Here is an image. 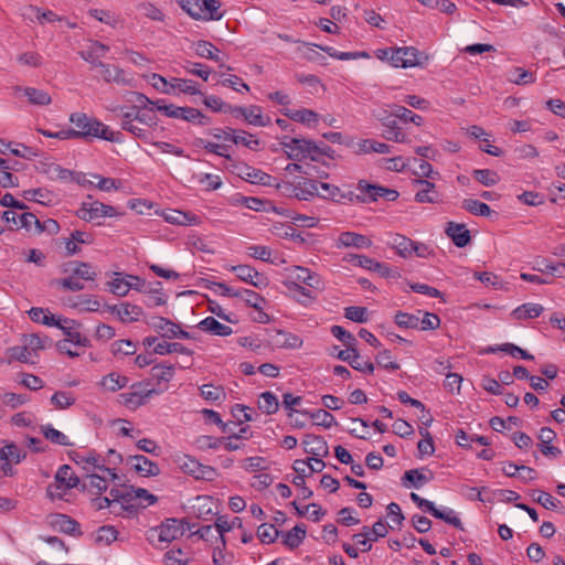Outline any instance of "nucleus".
<instances>
[{
  "instance_id": "nucleus-50",
  "label": "nucleus",
  "mask_w": 565,
  "mask_h": 565,
  "mask_svg": "<svg viewBox=\"0 0 565 565\" xmlns=\"http://www.w3.org/2000/svg\"><path fill=\"white\" fill-rule=\"evenodd\" d=\"M473 178L484 186L495 185L500 181L499 174L489 169H477L472 172Z\"/></svg>"
},
{
  "instance_id": "nucleus-25",
  "label": "nucleus",
  "mask_w": 565,
  "mask_h": 565,
  "mask_svg": "<svg viewBox=\"0 0 565 565\" xmlns=\"http://www.w3.org/2000/svg\"><path fill=\"white\" fill-rule=\"evenodd\" d=\"M177 119H182L188 122H196L201 126H205L211 122V119L207 116L193 107H179Z\"/></svg>"
},
{
  "instance_id": "nucleus-37",
  "label": "nucleus",
  "mask_w": 565,
  "mask_h": 565,
  "mask_svg": "<svg viewBox=\"0 0 565 565\" xmlns=\"http://www.w3.org/2000/svg\"><path fill=\"white\" fill-rule=\"evenodd\" d=\"M315 45L316 44L301 43L300 45H297L296 51L301 57L310 62H316L321 65H324L326 57L315 50Z\"/></svg>"
},
{
  "instance_id": "nucleus-36",
  "label": "nucleus",
  "mask_w": 565,
  "mask_h": 565,
  "mask_svg": "<svg viewBox=\"0 0 565 565\" xmlns=\"http://www.w3.org/2000/svg\"><path fill=\"white\" fill-rule=\"evenodd\" d=\"M153 352L160 355H166L170 353H180L191 355L192 351L185 348L183 344L179 342H160L153 349Z\"/></svg>"
},
{
  "instance_id": "nucleus-16",
  "label": "nucleus",
  "mask_w": 565,
  "mask_h": 565,
  "mask_svg": "<svg viewBox=\"0 0 565 565\" xmlns=\"http://www.w3.org/2000/svg\"><path fill=\"white\" fill-rule=\"evenodd\" d=\"M237 170V174L244 179L245 181H248L253 184H264L269 185L271 177L262 170L252 168L246 164H239L235 166Z\"/></svg>"
},
{
  "instance_id": "nucleus-9",
  "label": "nucleus",
  "mask_w": 565,
  "mask_h": 565,
  "mask_svg": "<svg viewBox=\"0 0 565 565\" xmlns=\"http://www.w3.org/2000/svg\"><path fill=\"white\" fill-rule=\"evenodd\" d=\"M70 457L76 465L82 466L83 470L87 473L93 472V470L102 471L105 469L106 458H103V456L97 454L95 450L89 451L87 455L74 451Z\"/></svg>"
},
{
  "instance_id": "nucleus-7",
  "label": "nucleus",
  "mask_w": 565,
  "mask_h": 565,
  "mask_svg": "<svg viewBox=\"0 0 565 565\" xmlns=\"http://www.w3.org/2000/svg\"><path fill=\"white\" fill-rule=\"evenodd\" d=\"M190 529L189 523L182 519H167L158 529V537L161 542H172L179 537H181L185 530Z\"/></svg>"
},
{
  "instance_id": "nucleus-56",
  "label": "nucleus",
  "mask_w": 565,
  "mask_h": 565,
  "mask_svg": "<svg viewBox=\"0 0 565 565\" xmlns=\"http://www.w3.org/2000/svg\"><path fill=\"white\" fill-rule=\"evenodd\" d=\"M51 403L55 408L65 409L75 403V397L71 392L60 391L53 394Z\"/></svg>"
},
{
  "instance_id": "nucleus-40",
  "label": "nucleus",
  "mask_w": 565,
  "mask_h": 565,
  "mask_svg": "<svg viewBox=\"0 0 565 565\" xmlns=\"http://www.w3.org/2000/svg\"><path fill=\"white\" fill-rule=\"evenodd\" d=\"M308 417L313 420L315 425L322 426L323 428H331L337 425L334 416L326 409H317L309 412Z\"/></svg>"
},
{
  "instance_id": "nucleus-51",
  "label": "nucleus",
  "mask_w": 565,
  "mask_h": 565,
  "mask_svg": "<svg viewBox=\"0 0 565 565\" xmlns=\"http://www.w3.org/2000/svg\"><path fill=\"white\" fill-rule=\"evenodd\" d=\"M118 531L111 525H103L96 532L95 543L109 545L117 540Z\"/></svg>"
},
{
  "instance_id": "nucleus-44",
  "label": "nucleus",
  "mask_w": 565,
  "mask_h": 565,
  "mask_svg": "<svg viewBox=\"0 0 565 565\" xmlns=\"http://www.w3.org/2000/svg\"><path fill=\"white\" fill-rule=\"evenodd\" d=\"M434 475L431 471L424 473L419 469H411L404 473V479L409 481L415 488H420L423 484L431 481Z\"/></svg>"
},
{
  "instance_id": "nucleus-58",
  "label": "nucleus",
  "mask_w": 565,
  "mask_h": 565,
  "mask_svg": "<svg viewBox=\"0 0 565 565\" xmlns=\"http://www.w3.org/2000/svg\"><path fill=\"white\" fill-rule=\"evenodd\" d=\"M164 218L167 222L177 225H189L195 221V216L189 215L178 210H171L164 214Z\"/></svg>"
},
{
  "instance_id": "nucleus-45",
  "label": "nucleus",
  "mask_w": 565,
  "mask_h": 565,
  "mask_svg": "<svg viewBox=\"0 0 565 565\" xmlns=\"http://www.w3.org/2000/svg\"><path fill=\"white\" fill-rule=\"evenodd\" d=\"M179 6L194 20L202 21V0H177Z\"/></svg>"
},
{
  "instance_id": "nucleus-2",
  "label": "nucleus",
  "mask_w": 565,
  "mask_h": 565,
  "mask_svg": "<svg viewBox=\"0 0 565 565\" xmlns=\"http://www.w3.org/2000/svg\"><path fill=\"white\" fill-rule=\"evenodd\" d=\"M285 286L294 299L307 306L317 298L313 290L320 289V280L308 268L294 265L285 268Z\"/></svg>"
},
{
  "instance_id": "nucleus-13",
  "label": "nucleus",
  "mask_w": 565,
  "mask_h": 565,
  "mask_svg": "<svg viewBox=\"0 0 565 565\" xmlns=\"http://www.w3.org/2000/svg\"><path fill=\"white\" fill-rule=\"evenodd\" d=\"M61 270L63 274L70 273L83 280H95L97 277L95 267L92 264L85 262L74 260L65 263Z\"/></svg>"
},
{
  "instance_id": "nucleus-21",
  "label": "nucleus",
  "mask_w": 565,
  "mask_h": 565,
  "mask_svg": "<svg viewBox=\"0 0 565 565\" xmlns=\"http://www.w3.org/2000/svg\"><path fill=\"white\" fill-rule=\"evenodd\" d=\"M96 67L100 68V74L105 82H114L121 85L128 84V81L125 77V72L122 68L118 66H111L104 62H98L96 64Z\"/></svg>"
},
{
  "instance_id": "nucleus-10",
  "label": "nucleus",
  "mask_w": 565,
  "mask_h": 565,
  "mask_svg": "<svg viewBox=\"0 0 565 565\" xmlns=\"http://www.w3.org/2000/svg\"><path fill=\"white\" fill-rule=\"evenodd\" d=\"M337 356L338 359L348 362L354 370L369 374L374 371V364L369 360L362 359L355 347L340 350Z\"/></svg>"
},
{
  "instance_id": "nucleus-34",
  "label": "nucleus",
  "mask_w": 565,
  "mask_h": 565,
  "mask_svg": "<svg viewBox=\"0 0 565 565\" xmlns=\"http://www.w3.org/2000/svg\"><path fill=\"white\" fill-rule=\"evenodd\" d=\"M258 408L267 414H275L279 409V402L277 396L271 392H264L258 398Z\"/></svg>"
},
{
  "instance_id": "nucleus-61",
  "label": "nucleus",
  "mask_w": 565,
  "mask_h": 565,
  "mask_svg": "<svg viewBox=\"0 0 565 565\" xmlns=\"http://www.w3.org/2000/svg\"><path fill=\"white\" fill-rule=\"evenodd\" d=\"M279 534V531L278 529L273 525V524H268V523H264L262 525L258 526V530H257V536L258 539L263 542V543H273L276 537L278 536Z\"/></svg>"
},
{
  "instance_id": "nucleus-3",
  "label": "nucleus",
  "mask_w": 565,
  "mask_h": 565,
  "mask_svg": "<svg viewBox=\"0 0 565 565\" xmlns=\"http://www.w3.org/2000/svg\"><path fill=\"white\" fill-rule=\"evenodd\" d=\"M70 121L77 128L74 129V139L100 138L107 141H118L108 126L84 113L72 114Z\"/></svg>"
},
{
  "instance_id": "nucleus-30",
  "label": "nucleus",
  "mask_w": 565,
  "mask_h": 565,
  "mask_svg": "<svg viewBox=\"0 0 565 565\" xmlns=\"http://www.w3.org/2000/svg\"><path fill=\"white\" fill-rule=\"evenodd\" d=\"M132 115H129L127 113H122L121 115V128L126 131H129L135 137L140 138L145 141L149 139L148 132L145 128L140 127L136 124V119L131 117Z\"/></svg>"
},
{
  "instance_id": "nucleus-31",
  "label": "nucleus",
  "mask_w": 565,
  "mask_h": 565,
  "mask_svg": "<svg viewBox=\"0 0 565 565\" xmlns=\"http://www.w3.org/2000/svg\"><path fill=\"white\" fill-rule=\"evenodd\" d=\"M23 198L28 201H34L44 205H50L54 200L53 193L43 188L25 190Z\"/></svg>"
},
{
  "instance_id": "nucleus-14",
  "label": "nucleus",
  "mask_w": 565,
  "mask_h": 565,
  "mask_svg": "<svg viewBox=\"0 0 565 565\" xmlns=\"http://www.w3.org/2000/svg\"><path fill=\"white\" fill-rule=\"evenodd\" d=\"M107 309L111 313H116L120 321L124 323L138 321L143 315L141 307L129 302H122L120 305L107 306Z\"/></svg>"
},
{
  "instance_id": "nucleus-29",
  "label": "nucleus",
  "mask_w": 565,
  "mask_h": 565,
  "mask_svg": "<svg viewBox=\"0 0 565 565\" xmlns=\"http://www.w3.org/2000/svg\"><path fill=\"white\" fill-rule=\"evenodd\" d=\"M413 244L414 241L401 234H395L390 243L391 247L403 258L412 256Z\"/></svg>"
},
{
  "instance_id": "nucleus-27",
  "label": "nucleus",
  "mask_w": 565,
  "mask_h": 565,
  "mask_svg": "<svg viewBox=\"0 0 565 565\" xmlns=\"http://www.w3.org/2000/svg\"><path fill=\"white\" fill-rule=\"evenodd\" d=\"M128 382H129V380L127 376L113 372V373L105 375L100 380L99 384L106 391L117 392L118 390L126 387Z\"/></svg>"
},
{
  "instance_id": "nucleus-52",
  "label": "nucleus",
  "mask_w": 565,
  "mask_h": 565,
  "mask_svg": "<svg viewBox=\"0 0 565 565\" xmlns=\"http://www.w3.org/2000/svg\"><path fill=\"white\" fill-rule=\"evenodd\" d=\"M127 100L134 103V105L131 106V108H129L128 111L143 110L147 109L149 105L156 107V102H152L146 95L137 92H130L128 94Z\"/></svg>"
},
{
  "instance_id": "nucleus-18",
  "label": "nucleus",
  "mask_w": 565,
  "mask_h": 565,
  "mask_svg": "<svg viewBox=\"0 0 565 565\" xmlns=\"http://www.w3.org/2000/svg\"><path fill=\"white\" fill-rule=\"evenodd\" d=\"M446 234L451 238L454 244L460 248L467 246L471 241L470 232L465 224L449 222L446 227Z\"/></svg>"
},
{
  "instance_id": "nucleus-54",
  "label": "nucleus",
  "mask_w": 565,
  "mask_h": 565,
  "mask_svg": "<svg viewBox=\"0 0 565 565\" xmlns=\"http://www.w3.org/2000/svg\"><path fill=\"white\" fill-rule=\"evenodd\" d=\"M201 396L209 402H216L225 398V391L222 386H215L213 384H204L200 387Z\"/></svg>"
},
{
  "instance_id": "nucleus-57",
  "label": "nucleus",
  "mask_w": 565,
  "mask_h": 565,
  "mask_svg": "<svg viewBox=\"0 0 565 565\" xmlns=\"http://www.w3.org/2000/svg\"><path fill=\"white\" fill-rule=\"evenodd\" d=\"M393 115L405 122H413L416 126H420L423 124V118L419 115L403 106H395Z\"/></svg>"
},
{
  "instance_id": "nucleus-22",
  "label": "nucleus",
  "mask_w": 565,
  "mask_h": 565,
  "mask_svg": "<svg viewBox=\"0 0 565 565\" xmlns=\"http://www.w3.org/2000/svg\"><path fill=\"white\" fill-rule=\"evenodd\" d=\"M544 311V307L540 303L526 302L516 307L511 317L514 320H526L540 317Z\"/></svg>"
},
{
  "instance_id": "nucleus-4",
  "label": "nucleus",
  "mask_w": 565,
  "mask_h": 565,
  "mask_svg": "<svg viewBox=\"0 0 565 565\" xmlns=\"http://www.w3.org/2000/svg\"><path fill=\"white\" fill-rule=\"evenodd\" d=\"M316 195H318V182L312 179L297 177L292 181H285V196L309 201Z\"/></svg>"
},
{
  "instance_id": "nucleus-46",
  "label": "nucleus",
  "mask_w": 565,
  "mask_h": 565,
  "mask_svg": "<svg viewBox=\"0 0 565 565\" xmlns=\"http://www.w3.org/2000/svg\"><path fill=\"white\" fill-rule=\"evenodd\" d=\"M531 497L534 502L541 504L542 507L548 510L556 509L558 504H561L559 500L555 499L553 495L542 490H532Z\"/></svg>"
},
{
  "instance_id": "nucleus-38",
  "label": "nucleus",
  "mask_w": 565,
  "mask_h": 565,
  "mask_svg": "<svg viewBox=\"0 0 565 565\" xmlns=\"http://www.w3.org/2000/svg\"><path fill=\"white\" fill-rule=\"evenodd\" d=\"M307 526L303 523L295 525L290 531L285 533V545L294 548L297 547L306 536Z\"/></svg>"
},
{
  "instance_id": "nucleus-11",
  "label": "nucleus",
  "mask_w": 565,
  "mask_h": 565,
  "mask_svg": "<svg viewBox=\"0 0 565 565\" xmlns=\"http://www.w3.org/2000/svg\"><path fill=\"white\" fill-rule=\"evenodd\" d=\"M231 270L236 273L239 280L247 282L256 288L267 286V278L248 265L232 266Z\"/></svg>"
},
{
  "instance_id": "nucleus-12",
  "label": "nucleus",
  "mask_w": 565,
  "mask_h": 565,
  "mask_svg": "<svg viewBox=\"0 0 565 565\" xmlns=\"http://www.w3.org/2000/svg\"><path fill=\"white\" fill-rule=\"evenodd\" d=\"M81 327V323L73 319H63V324H61V330L63 331L64 335L66 337V341L70 343L83 347V348H89L90 347V340L86 338L85 335H82L78 331V328Z\"/></svg>"
},
{
  "instance_id": "nucleus-60",
  "label": "nucleus",
  "mask_w": 565,
  "mask_h": 565,
  "mask_svg": "<svg viewBox=\"0 0 565 565\" xmlns=\"http://www.w3.org/2000/svg\"><path fill=\"white\" fill-rule=\"evenodd\" d=\"M53 285L61 287L64 290L68 291H81L84 289V284L79 281V278L71 275L66 278L55 279L52 281Z\"/></svg>"
},
{
  "instance_id": "nucleus-26",
  "label": "nucleus",
  "mask_w": 565,
  "mask_h": 565,
  "mask_svg": "<svg viewBox=\"0 0 565 565\" xmlns=\"http://www.w3.org/2000/svg\"><path fill=\"white\" fill-rule=\"evenodd\" d=\"M150 324L156 331L162 332V337L169 339H173L177 335L175 330H179V324L163 317L152 318Z\"/></svg>"
},
{
  "instance_id": "nucleus-24",
  "label": "nucleus",
  "mask_w": 565,
  "mask_h": 565,
  "mask_svg": "<svg viewBox=\"0 0 565 565\" xmlns=\"http://www.w3.org/2000/svg\"><path fill=\"white\" fill-rule=\"evenodd\" d=\"M54 480L64 486V490L74 489L79 484V478L72 472V468L68 465H63L58 468Z\"/></svg>"
},
{
  "instance_id": "nucleus-43",
  "label": "nucleus",
  "mask_w": 565,
  "mask_h": 565,
  "mask_svg": "<svg viewBox=\"0 0 565 565\" xmlns=\"http://www.w3.org/2000/svg\"><path fill=\"white\" fill-rule=\"evenodd\" d=\"M24 95L28 97L29 102L33 105L45 106L51 104L52 99L49 93L42 89H38L34 87H25Z\"/></svg>"
},
{
  "instance_id": "nucleus-23",
  "label": "nucleus",
  "mask_w": 565,
  "mask_h": 565,
  "mask_svg": "<svg viewBox=\"0 0 565 565\" xmlns=\"http://www.w3.org/2000/svg\"><path fill=\"white\" fill-rule=\"evenodd\" d=\"M198 327H199V329H201L204 332H209V333H212L214 335H220V337H227L233 333V330L231 327L218 322L213 317L204 318L202 321L199 322Z\"/></svg>"
},
{
  "instance_id": "nucleus-15",
  "label": "nucleus",
  "mask_w": 565,
  "mask_h": 565,
  "mask_svg": "<svg viewBox=\"0 0 565 565\" xmlns=\"http://www.w3.org/2000/svg\"><path fill=\"white\" fill-rule=\"evenodd\" d=\"M132 468L142 477H156L160 475L159 466L142 455L130 456L127 459Z\"/></svg>"
},
{
  "instance_id": "nucleus-8",
  "label": "nucleus",
  "mask_w": 565,
  "mask_h": 565,
  "mask_svg": "<svg viewBox=\"0 0 565 565\" xmlns=\"http://www.w3.org/2000/svg\"><path fill=\"white\" fill-rule=\"evenodd\" d=\"M285 117H288L290 120L298 122L307 128H316L320 121V114L305 107H285Z\"/></svg>"
},
{
  "instance_id": "nucleus-63",
  "label": "nucleus",
  "mask_w": 565,
  "mask_h": 565,
  "mask_svg": "<svg viewBox=\"0 0 565 565\" xmlns=\"http://www.w3.org/2000/svg\"><path fill=\"white\" fill-rule=\"evenodd\" d=\"M126 113L129 115H132L131 117H134V119H136V121L138 124L147 126V127L156 126L158 122V119L154 116V114L152 113V109H150L149 111L137 110V111H126Z\"/></svg>"
},
{
  "instance_id": "nucleus-59",
  "label": "nucleus",
  "mask_w": 565,
  "mask_h": 565,
  "mask_svg": "<svg viewBox=\"0 0 565 565\" xmlns=\"http://www.w3.org/2000/svg\"><path fill=\"white\" fill-rule=\"evenodd\" d=\"M331 333L334 338H337L339 341H341L347 347V349L351 348V347H355L358 343V340L355 339V337L352 333H350L349 331H347L344 328H342L341 326H332Z\"/></svg>"
},
{
  "instance_id": "nucleus-42",
  "label": "nucleus",
  "mask_w": 565,
  "mask_h": 565,
  "mask_svg": "<svg viewBox=\"0 0 565 565\" xmlns=\"http://www.w3.org/2000/svg\"><path fill=\"white\" fill-rule=\"evenodd\" d=\"M422 311H417V315L398 311L395 315V323L405 329H418L419 327V315Z\"/></svg>"
},
{
  "instance_id": "nucleus-20",
  "label": "nucleus",
  "mask_w": 565,
  "mask_h": 565,
  "mask_svg": "<svg viewBox=\"0 0 565 565\" xmlns=\"http://www.w3.org/2000/svg\"><path fill=\"white\" fill-rule=\"evenodd\" d=\"M194 52L198 56L215 61L220 67H224L222 58L218 53L220 50L209 41L200 40L193 44Z\"/></svg>"
},
{
  "instance_id": "nucleus-47",
  "label": "nucleus",
  "mask_w": 565,
  "mask_h": 565,
  "mask_svg": "<svg viewBox=\"0 0 565 565\" xmlns=\"http://www.w3.org/2000/svg\"><path fill=\"white\" fill-rule=\"evenodd\" d=\"M70 307L78 308L81 311L96 312L100 308V302L94 296H81L75 302H71Z\"/></svg>"
},
{
  "instance_id": "nucleus-17",
  "label": "nucleus",
  "mask_w": 565,
  "mask_h": 565,
  "mask_svg": "<svg viewBox=\"0 0 565 565\" xmlns=\"http://www.w3.org/2000/svg\"><path fill=\"white\" fill-rule=\"evenodd\" d=\"M372 241L365 235L354 232H342L337 241V247L369 248Z\"/></svg>"
},
{
  "instance_id": "nucleus-1",
  "label": "nucleus",
  "mask_w": 565,
  "mask_h": 565,
  "mask_svg": "<svg viewBox=\"0 0 565 565\" xmlns=\"http://www.w3.org/2000/svg\"><path fill=\"white\" fill-rule=\"evenodd\" d=\"M333 150L330 146L317 143L306 138H292L285 141V157L292 160L285 166V172H300L309 175L310 163L307 161H320L323 157L332 158Z\"/></svg>"
},
{
  "instance_id": "nucleus-39",
  "label": "nucleus",
  "mask_w": 565,
  "mask_h": 565,
  "mask_svg": "<svg viewBox=\"0 0 565 565\" xmlns=\"http://www.w3.org/2000/svg\"><path fill=\"white\" fill-rule=\"evenodd\" d=\"M461 204L462 209L473 215L489 216L492 213L490 206L487 203L480 202L479 200L465 199Z\"/></svg>"
},
{
  "instance_id": "nucleus-64",
  "label": "nucleus",
  "mask_w": 565,
  "mask_h": 565,
  "mask_svg": "<svg viewBox=\"0 0 565 565\" xmlns=\"http://www.w3.org/2000/svg\"><path fill=\"white\" fill-rule=\"evenodd\" d=\"M164 562L167 565H186L190 558L183 553L182 550H171L166 553Z\"/></svg>"
},
{
  "instance_id": "nucleus-41",
  "label": "nucleus",
  "mask_w": 565,
  "mask_h": 565,
  "mask_svg": "<svg viewBox=\"0 0 565 565\" xmlns=\"http://www.w3.org/2000/svg\"><path fill=\"white\" fill-rule=\"evenodd\" d=\"M359 151L361 153H388L391 152V146L384 142H379L372 139H364L359 142Z\"/></svg>"
},
{
  "instance_id": "nucleus-53",
  "label": "nucleus",
  "mask_w": 565,
  "mask_h": 565,
  "mask_svg": "<svg viewBox=\"0 0 565 565\" xmlns=\"http://www.w3.org/2000/svg\"><path fill=\"white\" fill-rule=\"evenodd\" d=\"M174 375V367L168 364H157L151 369V376L158 383L170 382Z\"/></svg>"
},
{
  "instance_id": "nucleus-62",
  "label": "nucleus",
  "mask_w": 565,
  "mask_h": 565,
  "mask_svg": "<svg viewBox=\"0 0 565 565\" xmlns=\"http://www.w3.org/2000/svg\"><path fill=\"white\" fill-rule=\"evenodd\" d=\"M170 86L173 88V90L178 89L184 94L195 95L200 93V90L196 88V83L192 79L173 78V84Z\"/></svg>"
},
{
  "instance_id": "nucleus-6",
  "label": "nucleus",
  "mask_w": 565,
  "mask_h": 565,
  "mask_svg": "<svg viewBox=\"0 0 565 565\" xmlns=\"http://www.w3.org/2000/svg\"><path fill=\"white\" fill-rule=\"evenodd\" d=\"M122 215L116 212L111 205L104 204L99 201L93 203L82 202L81 207L76 211V216L85 222H90L98 217H113Z\"/></svg>"
},
{
  "instance_id": "nucleus-33",
  "label": "nucleus",
  "mask_w": 565,
  "mask_h": 565,
  "mask_svg": "<svg viewBox=\"0 0 565 565\" xmlns=\"http://www.w3.org/2000/svg\"><path fill=\"white\" fill-rule=\"evenodd\" d=\"M55 524L60 530L70 535L81 536L79 523L66 514H58Z\"/></svg>"
},
{
  "instance_id": "nucleus-5",
  "label": "nucleus",
  "mask_w": 565,
  "mask_h": 565,
  "mask_svg": "<svg viewBox=\"0 0 565 565\" xmlns=\"http://www.w3.org/2000/svg\"><path fill=\"white\" fill-rule=\"evenodd\" d=\"M429 61V55L418 51L414 46L396 47L394 67H416L424 66Z\"/></svg>"
},
{
  "instance_id": "nucleus-49",
  "label": "nucleus",
  "mask_w": 565,
  "mask_h": 565,
  "mask_svg": "<svg viewBox=\"0 0 565 565\" xmlns=\"http://www.w3.org/2000/svg\"><path fill=\"white\" fill-rule=\"evenodd\" d=\"M195 146L202 147L206 151H209L211 153H215L221 157H224L227 160H232V157L228 153H226V151L230 147L226 143L221 145V143H216V142L206 141V140L200 138V139L195 140Z\"/></svg>"
},
{
  "instance_id": "nucleus-35",
  "label": "nucleus",
  "mask_w": 565,
  "mask_h": 565,
  "mask_svg": "<svg viewBox=\"0 0 565 565\" xmlns=\"http://www.w3.org/2000/svg\"><path fill=\"white\" fill-rule=\"evenodd\" d=\"M41 433L51 443L60 446H72L68 437L62 431L53 428L50 424L41 426Z\"/></svg>"
},
{
  "instance_id": "nucleus-28",
  "label": "nucleus",
  "mask_w": 565,
  "mask_h": 565,
  "mask_svg": "<svg viewBox=\"0 0 565 565\" xmlns=\"http://www.w3.org/2000/svg\"><path fill=\"white\" fill-rule=\"evenodd\" d=\"M222 3L220 0H202V21H218L224 17L221 11Z\"/></svg>"
},
{
  "instance_id": "nucleus-48",
  "label": "nucleus",
  "mask_w": 565,
  "mask_h": 565,
  "mask_svg": "<svg viewBox=\"0 0 565 565\" xmlns=\"http://www.w3.org/2000/svg\"><path fill=\"white\" fill-rule=\"evenodd\" d=\"M87 478L89 479L88 483H83L82 488L94 490L95 494L100 495L103 492H105L108 488L107 479L105 477H102L97 473H87Z\"/></svg>"
},
{
  "instance_id": "nucleus-32",
  "label": "nucleus",
  "mask_w": 565,
  "mask_h": 565,
  "mask_svg": "<svg viewBox=\"0 0 565 565\" xmlns=\"http://www.w3.org/2000/svg\"><path fill=\"white\" fill-rule=\"evenodd\" d=\"M231 142L236 145L242 143L250 150H257L259 141L254 135L244 130L231 129Z\"/></svg>"
},
{
  "instance_id": "nucleus-19",
  "label": "nucleus",
  "mask_w": 565,
  "mask_h": 565,
  "mask_svg": "<svg viewBox=\"0 0 565 565\" xmlns=\"http://www.w3.org/2000/svg\"><path fill=\"white\" fill-rule=\"evenodd\" d=\"M415 183L420 186L415 194V201L418 203H436L439 200V194L435 190V183L429 180L417 179Z\"/></svg>"
},
{
  "instance_id": "nucleus-55",
  "label": "nucleus",
  "mask_w": 565,
  "mask_h": 565,
  "mask_svg": "<svg viewBox=\"0 0 565 565\" xmlns=\"http://www.w3.org/2000/svg\"><path fill=\"white\" fill-rule=\"evenodd\" d=\"M110 291L119 297H125L130 289H138L137 285H132V281H126L122 278H115L108 282Z\"/></svg>"
}]
</instances>
